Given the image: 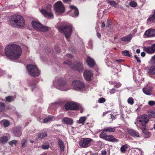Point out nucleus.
<instances>
[{"mask_svg": "<svg viewBox=\"0 0 155 155\" xmlns=\"http://www.w3.org/2000/svg\"><path fill=\"white\" fill-rule=\"evenodd\" d=\"M5 54L8 58L14 60L18 58L21 53L20 47L15 44L8 45L5 48Z\"/></svg>", "mask_w": 155, "mask_h": 155, "instance_id": "1", "label": "nucleus"}, {"mask_svg": "<svg viewBox=\"0 0 155 155\" xmlns=\"http://www.w3.org/2000/svg\"><path fill=\"white\" fill-rule=\"evenodd\" d=\"M150 118L147 114H144L140 116L137 119V122L139 127L140 128L145 134L144 137L147 138L150 135V133L146 130V125L148 122Z\"/></svg>", "mask_w": 155, "mask_h": 155, "instance_id": "2", "label": "nucleus"}, {"mask_svg": "<svg viewBox=\"0 0 155 155\" xmlns=\"http://www.w3.org/2000/svg\"><path fill=\"white\" fill-rule=\"evenodd\" d=\"M10 24L14 27L22 28L25 25V20L21 15H16L11 19Z\"/></svg>", "mask_w": 155, "mask_h": 155, "instance_id": "3", "label": "nucleus"}, {"mask_svg": "<svg viewBox=\"0 0 155 155\" xmlns=\"http://www.w3.org/2000/svg\"><path fill=\"white\" fill-rule=\"evenodd\" d=\"M58 30L64 34L66 39L70 38L72 32V26L70 24L62 25L58 27Z\"/></svg>", "mask_w": 155, "mask_h": 155, "instance_id": "4", "label": "nucleus"}, {"mask_svg": "<svg viewBox=\"0 0 155 155\" xmlns=\"http://www.w3.org/2000/svg\"><path fill=\"white\" fill-rule=\"evenodd\" d=\"M31 24L34 29L39 31L46 32L50 28L49 27L43 25L40 22L34 20L32 21Z\"/></svg>", "mask_w": 155, "mask_h": 155, "instance_id": "5", "label": "nucleus"}, {"mask_svg": "<svg viewBox=\"0 0 155 155\" xmlns=\"http://www.w3.org/2000/svg\"><path fill=\"white\" fill-rule=\"evenodd\" d=\"M27 68L29 74L31 77H37L40 74V71L35 66L28 64Z\"/></svg>", "mask_w": 155, "mask_h": 155, "instance_id": "6", "label": "nucleus"}, {"mask_svg": "<svg viewBox=\"0 0 155 155\" xmlns=\"http://www.w3.org/2000/svg\"><path fill=\"white\" fill-rule=\"evenodd\" d=\"M54 8L56 13L59 15L63 13L65 10L63 3L61 1L56 2L54 5Z\"/></svg>", "mask_w": 155, "mask_h": 155, "instance_id": "7", "label": "nucleus"}, {"mask_svg": "<svg viewBox=\"0 0 155 155\" xmlns=\"http://www.w3.org/2000/svg\"><path fill=\"white\" fill-rule=\"evenodd\" d=\"M92 140L91 138H82L79 142V145L82 147H87L90 146L91 142Z\"/></svg>", "mask_w": 155, "mask_h": 155, "instance_id": "8", "label": "nucleus"}, {"mask_svg": "<svg viewBox=\"0 0 155 155\" xmlns=\"http://www.w3.org/2000/svg\"><path fill=\"white\" fill-rule=\"evenodd\" d=\"M66 110H76L78 109L79 107L77 104L73 102H68L64 106Z\"/></svg>", "mask_w": 155, "mask_h": 155, "instance_id": "9", "label": "nucleus"}, {"mask_svg": "<svg viewBox=\"0 0 155 155\" xmlns=\"http://www.w3.org/2000/svg\"><path fill=\"white\" fill-rule=\"evenodd\" d=\"M74 88L76 90H79L84 88V84L79 80H75L72 82Z\"/></svg>", "mask_w": 155, "mask_h": 155, "instance_id": "10", "label": "nucleus"}, {"mask_svg": "<svg viewBox=\"0 0 155 155\" xmlns=\"http://www.w3.org/2000/svg\"><path fill=\"white\" fill-rule=\"evenodd\" d=\"M144 35L147 37L155 36V30L151 28L148 29L145 32Z\"/></svg>", "mask_w": 155, "mask_h": 155, "instance_id": "11", "label": "nucleus"}, {"mask_svg": "<svg viewBox=\"0 0 155 155\" xmlns=\"http://www.w3.org/2000/svg\"><path fill=\"white\" fill-rule=\"evenodd\" d=\"M71 67L72 69L77 70L80 73L82 72L83 69L82 63L80 62L78 63L76 66H74L73 67Z\"/></svg>", "mask_w": 155, "mask_h": 155, "instance_id": "12", "label": "nucleus"}, {"mask_svg": "<svg viewBox=\"0 0 155 155\" xmlns=\"http://www.w3.org/2000/svg\"><path fill=\"white\" fill-rule=\"evenodd\" d=\"M84 78L87 81H90L93 76V73L90 71L85 70L84 74Z\"/></svg>", "mask_w": 155, "mask_h": 155, "instance_id": "13", "label": "nucleus"}, {"mask_svg": "<svg viewBox=\"0 0 155 155\" xmlns=\"http://www.w3.org/2000/svg\"><path fill=\"white\" fill-rule=\"evenodd\" d=\"M146 69L149 75H155V66H148Z\"/></svg>", "mask_w": 155, "mask_h": 155, "instance_id": "14", "label": "nucleus"}, {"mask_svg": "<svg viewBox=\"0 0 155 155\" xmlns=\"http://www.w3.org/2000/svg\"><path fill=\"white\" fill-rule=\"evenodd\" d=\"M144 50L149 53H153L155 51V44H153L151 46L144 48Z\"/></svg>", "mask_w": 155, "mask_h": 155, "instance_id": "15", "label": "nucleus"}, {"mask_svg": "<svg viewBox=\"0 0 155 155\" xmlns=\"http://www.w3.org/2000/svg\"><path fill=\"white\" fill-rule=\"evenodd\" d=\"M128 132L131 136L135 137H140L139 134L135 130L133 129H128Z\"/></svg>", "mask_w": 155, "mask_h": 155, "instance_id": "16", "label": "nucleus"}, {"mask_svg": "<svg viewBox=\"0 0 155 155\" xmlns=\"http://www.w3.org/2000/svg\"><path fill=\"white\" fill-rule=\"evenodd\" d=\"M62 121L66 124L69 125H72L73 123V120L72 119L67 117L63 118L62 119Z\"/></svg>", "mask_w": 155, "mask_h": 155, "instance_id": "17", "label": "nucleus"}, {"mask_svg": "<svg viewBox=\"0 0 155 155\" xmlns=\"http://www.w3.org/2000/svg\"><path fill=\"white\" fill-rule=\"evenodd\" d=\"M86 61L88 65L91 67L93 66L95 64L94 59L90 57H88Z\"/></svg>", "mask_w": 155, "mask_h": 155, "instance_id": "18", "label": "nucleus"}, {"mask_svg": "<svg viewBox=\"0 0 155 155\" xmlns=\"http://www.w3.org/2000/svg\"><path fill=\"white\" fill-rule=\"evenodd\" d=\"M106 140L111 142H117L118 140L115 139L114 137L112 135H107L105 140Z\"/></svg>", "mask_w": 155, "mask_h": 155, "instance_id": "19", "label": "nucleus"}, {"mask_svg": "<svg viewBox=\"0 0 155 155\" xmlns=\"http://www.w3.org/2000/svg\"><path fill=\"white\" fill-rule=\"evenodd\" d=\"M143 91L145 94L147 95H150L151 94V92L152 91L151 88L149 87L143 88Z\"/></svg>", "mask_w": 155, "mask_h": 155, "instance_id": "20", "label": "nucleus"}, {"mask_svg": "<svg viewBox=\"0 0 155 155\" xmlns=\"http://www.w3.org/2000/svg\"><path fill=\"white\" fill-rule=\"evenodd\" d=\"M132 38V35L131 34H129L128 35L121 38V40L124 41L129 42L131 40Z\"/></svg>", "mask_w": 155, "mask_h": 155, "instance_id": "21", "label": "nucleus"}, {"mask_svg": "<svg viewBox=\"0 0 155 155\" xmlns=\"http://www.w3.org/2000/svg\"><path fill=\"white\" fill-rule=\"evenodd\" d=\"M8 140V137L6 136H2L0 137V142L2 143H6Z\"/></svg>", "mask_w": 155, "mask_h": 155, "instance_id": "22", "label": "nucleus"}, {"mask_svg": "<svg viewBox=\"0 0 155 155\" xmlns=\"http://www.w3.org/2000/svg\"><path fill=\"white\" fill-rule=\"evenodd\" d=\"M58 144L60 147L61 151H63L64 148V143L62 140L60 139H58Z\"/></svg>", "mask_w": 155, "mask_h": 155, "instance_id": "23", "label": "nucleus"}, {"mask_svg": "<svg viewBox=\"0 0 155 155\" xmlns=\"http://www.w3.org/2000/svg\"><path fill=\"white\" fill-rule=\"evenodd\" d=\"M115 129V127H106L104 129V131L107 132H114Z\"/></svg>", "mask_w": 155, "mask_h": 155, "instance_id": "24", "label": "nucleus"}, {"mask_svg": "<svg viewBox=\"0 0 155 155\" xmlns=\"http://www.w3.org/2000/svg\"><path fill=\"white\" fill-rule=\"evenodd\" d=\"M106 132L105 131H104V130L102 131L101 134L100 135V138L103 139L104 140H106V137L107 135H106V134L105 132Z\"/></svg>", "mask_w": 155, "mask_h": 155, "instance_id": "25", "label": "nucleus"}, {"mask_svg": "<svg viewBox=\"0 0 155 155\" xmlns=\"http://www.w3.org/2000/svg\"><path fill=\"white\" fill-rule=\"evenodd\" d=\"M147 21H151L152 22H155V10H154L153 14L151 17L147 19Z\"/></svg>", "mask_w": 155, "mask_h": 155, "instance_id": "26", "label": "nucleus"}, {"mask_svg": "<svg viewBox=\"0 0 155 155\" xmlns=\"http://www.w3.org/2000/svg\"><path fill=\"white\" fill-rule=\"evenodd\" d=\"M86 120V117H82L80 118L79 120L78 121V123L79 124H84V123Z\"/></svg>", "mask_w": 155, "mask_h": 155, "instance_id": "27", "label": "nucleus"}, {"mask_svg": "<svg viewBox=\"0 0 155 155\" xmlns=\"http://www.w3.org/2000/svg\"><path fill=\"white\" fill-rule=\"evenodd\" d=\"M128 148V145L125 144L122 146L120 149V151L121 152L123 153Z\"/></svg>", "mask_w": 155, "mask_h": 155, "instance_id": "28", "label": "nucleus"}, {"mask_svg": "<svg viewBox=\"0 0 155 155\" xmlns=\"http://www.w3.org/2000/svg\"><path fill=\"white\" fill-rule=\"evenodd\" d=\"M53 118L54 117L53 116H48L44 119L43 121V122L44 123H47L49 121H51V120H52L53 119Z\"/></svg>", "mask_w": 155, "mask_h": 155, "instance_id": "29", "label": "nucleus"}, {"mask_svg": "<svg viewBox=\"0 0 155 155\" xmlns=\"http://www.w3.org/2000/svg\"><path fill=\"white\" fill-rule=\"evenodd\" d=\"M5 108V104L3 102H0V112H2Z\"/></svg>", "mask_w": 155, "mask_h": 155, "instance_id": "30", "label": "nucleus"}, {"mask_svg": "<svg viewBox=\"0 0 155 155\" xmlns=\"http://www.w3.org/2000/svg\"><path fill=\"white\" fill-rule=\"evenodd\" d=\"M15 98L12 96H8L6 97L5 98L6 100L9 102H11L13 101L14 100Z\"/></svg>", "mask_w": 155, "mask_h": 155, "instance_id": "31", "label": "nucleus"}, {"mask_svg": "<svg viewBox=\"0 0 155 155\" xmlns=\"http://www.w3.org/2000/svg\"><path fill=\"white\" fill-rule=\"evenodd\" d=\"M148 114L149 116H148L150 118V117L155 118V113L154 112L152 111H148Z\"/></svg>", "mask_w": 155, "mask_h": 155, "instance_id": "32", "label": "nucleus"}, {"mask_svg": "<svg viewBox=\"0 0 155 155\" xmlns=\"http://www.w3.org/2000/svg\"><path fill=\"white\" fill-rule=\"evenodd\" d=\"M47 135L46 133H39L38 134V137L41 139H42L44 137L47 136Z\"/></svg>", "mask_w": 155, "mask_h": 155, "instance_id": "33", "label": "nucleus"}, {"mask_svg": "<svg viewBox=\"0 0 155 155\" xmlns=\"http://www.w3.org/2000/svg\"><path fill=\"white\" fill-rule=\"evenodd\" d=\"M122 54L124 56L130 57L131 55L129 54V52L128 51L125 50L122 52Z\"/></svg>", "mask_w": 155, "mask_h": 155, "instance_id": "34", "label": "nucleus"}, {"mask_svg": "<svg viewBox=\"0 0 155 155\" xmlns=\"http://www.w3.org/2000/svg\"><path fill=\"white\" fill-rule=\"evenodd\" d=\"M40 12L45 17L48 13L45 9H41L40 10Z\"/></svg>", "mask_w": 155, "mask_h": 155, "instance_id": "35", "label": "nucleus"}, {"mask_svg": "<svg viewBox=\"0 0 155 155\" xmlns=\"http://www.w3.org/2000/svg\"><path fill=\"white\" fill-rule=\"evenodd\" d=\"M107 2L109 3L111 5L114 6H115L117 4L114 1H107Z\"/></svg>", "mask_w": 155, "mask_h": 155, "instance_id": "36", "label": "nucleus"}, {"mask_svg": "<svg viewBox=\"0 0 155 155\" xmlns=\"http://www.w3.org/2000/svg\"><path fill=\"white\" fill-rule=\"evenodd\" d=\"M53 14L52 12H48L46 17H48V18H53Z\"/></svg>", "mask_w": 155, "mask_h": 155, "instance_id": "37", "label": "nucleus"}, {"mask_svg": "<svg viewBox=\"0 0 155 155\" xmlns=\"http://www.w3.org/2000/svg\"><path fill=\"white\" fill-rule=\"evenodd\" d=\"M74 15L73 16V17H77L79 14L78 10V8L76 9L74 11Z\"/></svg>", "mask_w": 155, "mask_h": 155, "instance_id": "38", "label": "nucleus"}, {"mask_svg": "<svg viewBox=\"0 0 155 155\" xmlns=\"http://www.w3.org/2000/svg\"><path fill=\"white\" fill-rule=\"evenodd\" d=\"M127 102L129 104L132 105L134 103V100L132 97H129L128 99Z\"/></svg>", "mask_w": 155, "mask_h": 155, "instance_id": "39", "label": "nucleus"}, {"mask_svg": "<svg viewBox=\"0 0 155 155\" xmlns=\"http://www.w3.org/2000/svg\"><path fill=\"white\" fill-rule=\"evenodd\" d=\"M3 124L5 127H8L10 125L9 122L8 120H5L4 121Z\"/></svg>", "mask_w": 155, "mask_h": 155, "instance_id": "40", "label": "nucleus"}, {"mask_svg": "<svg viewBox=\"0 0 155 155\" xmlns=\"http://www.w3.org/2000/svg\"><path fill=\"white\" fill-rule=\"evenodd\" d=\"M17 142V141L16 140H14L11 141L9 142V144L11 146H12L13 144L15 145Z\"/></svg>", "mask_w": 155, "mask_h": 155, "instance_id": "41", "label": "nucleus"}, {"mask_svg": "<svg viewBox=\"0 0 155 155\" xmlns=\"http://www.w3.org/2000/svg\"><path fill=\"white\" fill-rule=\"evenodd\" d=\"M130 5L132 7H134L137 6V3L135 2H131L130 3Z\"/></svg>", "mask_w": 155, "mask_h": 155, "instance_id": "42", "label": "nucleus"}, {"mask_svg": "<svg viewBox=\"0 0 155 155\" xmlns=\"http://www.w3.org/2000/svg\"><path fill=\"white\" fill-rule=\"evenodd\" d=\"M105 101V99L103 97H101L99 99L98 102L100 103H102Z\"/></svg>", "mask_w": 155, "mask_h": 155, "instance_id": "43", "label": "nucleus"}, {"mask_svg": "<svg viewBox=\"0 0 155 155\" xmlns=\"http://www.w3.org/2000/svg\"><path fill=\"white\" fill-rule=\"evenodd\" d=\"M26 142L27 140L24 139H23L21 141L22 146V147H24L25 144L26 143Z\"/></svg>", "mask_w": 155, "mask_h": 155, "instance_id": "44", "label": "nucleus"}, {"mask_svg": "<svg viewBox=\"0 0 155 155\" xmlns=\"http://www.w3.org/2000/svg\"><path fill=\"white\" fill-rule=\"evenodd\" d=\"M61 80L62 81V83L59 82V85H60V86H63L65 84V83H66L65 81L63 80L62 79H61Z\"/></svg>", "mask_w": 155, "mask_h": 155, "instance_id": "45", "label": "nucleus"}, {"mask_svg": "<svg viewBox=\"0 0 155 155\" xmlns=\"http://www.w3.org/2000/svg\"><path fill=\"white\" fill-rule=\"evenodd\" d=\"M49 146L45 145H44L41 146L42 148L43 149H48L49 148Z\"/></svg>", "mask_w": 155, "mask_h": 155, "instance_id": "46", "label": "nucleus"}, {"mask_svg": "<svg viewBox=\"0 0 155 155\" xmlns=\"http://www.w3.org/2000/svg\"><path fill=\"white\" fill-rule=\"evenodd\" d=\"M148 104L150 106H153L155 104V102L153 101H150L148 102Z\"/></svg>", "mask_w": 155, "mask_h": 155, "instance_id": "47", "label": "nucleus"}, {"mask_svg": "<svg viewBox=\"0 0 155 155\" xmlns=\"http://www.w3.org/2000/svg\"><path fill=\"white\" fill-rule=\"evenodd\" d=\"M134 57L136 59L137 61L138 62L140 63L141 62V60L137 57V55H135Z\"/></svg>", "mask_w": 155, "mask_h": 155, "instance_id": "48", "label": "nucleus"}, {"mask_svg": "<svg viewBox=\"0 0 155 155\" xmlns=\"http://www.w3.org/2000/svg\"><path fill=\"white\" fill-rule=\"evenodd\" d=\"M107 25L109 28H110L111 25L110 21L107 20Z\"/></svg>", "mask_w": 155, "mask_h": 155, "instance_id": "49", "label": "nucleus"}, {"mask_svg": "<svg viewBox=\"0 0 155 155\" xmlns=\"http://www.w3.org/2000/svg\"><path fill=\"white\" fill-rule=\"evenodd\" d=\"M70 8L74 10H75L77 8L75 6L73 5H71L70 6Z\"/></svg>", "mask_w": 155, "mask_h": 155, "instance_id": "50", "label": "nucleus"}, {"mask_svg": "<svg viewBox=\"0 0 155 155\" xmlns=\"http://www.w3.org/2000/svg\"><path fill=\"white\" fill-rule=\"evenodd\" d=\"M115 92V91L114 89H112L110 91V94H112L114 93Z\"/></svg>", "mask_w": 155, "mask_h": 155, "instance_id": "51", "label": "nucleus"}, {"mask_svg": "<svg viewBox=\"0 0 155 155\" xmlns=\"http://www.w3.org/2000/svg\"><path fill=\"white\" fill-rule=\"evenodd\" d=\"M63 64H68L69 65H71V63L69 61L68 62H67V61H64V62Z\"/></svg>", "mask_w": 155, "mask_h": 155, "instance_id": "52", "label": "nucleus"}, {"mask_svg": "<svg viewBox=\"0 0 155 155\" xmlns=\"http://www.w3.org/2000/svg\"><path fill=\"white\" fill-rule=\"evenodd\" d=\"M106 152L105 150H102L101 151V154L102 155H104L106 154Z\"/></svg>", "mask_w": 155, "mask_h": 155, "instance_id": "53", "label": "nucleus"}, {"mask_svg": "<svg viewBox=\"0 0 155 155\" xmlns=\"http://www.w3.org/2000/svg\"><path fill=\"white\" fill-rule=\"evenodd\" d=\"M151 61L153 62H155V55L152 57L151 58Z\"/></svg>", "mask_w": 155, "mask_h": 155, "instance_id": "54", "label": "nucleus"}, {"mask_svg": "<svg viewBox=\"0 0 155 155\" xmlns=\"http://www.w3.org/2000/svg\"><path fill=\"white\" fill-rule=\"evenodd\" d=\"M141 56L144 57L145 55V54L144 52H142L141 53Z\"/></svg>", "mask_w": 155, "mask_h": 155, "instance_id": "55", "label": "nucleus"}, {"mask_svg": "<svg viewBox=\"0 0 155 155\" xmlns=\"http://www.w3.org/2000/svg\"><path fill=\"white\" fill-rule=\"evenodd\" d=\"M66 56L67 57H69L70 58H72V56L70 54H68Z\"/></svg>", "mask_w": 155, "mask_h": 155, "instance_id": "56", "label": "nucleus"}, {"mask_svg": "<svg viewBox=\"0 0 155 155\" xmlns=\"http://www.w3.org/2000/svg\"><path fill=\"white\" fill-rule=\"evenodd\" d=\"M105 26V24L104 23V22H102L101 23V27L102 28H104Z\"/></svg>", "mask_w": 155, "mask_h": 155, "instance_id": "57", "label": "nucleus"}, {"mask_svg": "<svg viewBox=\"0 0 155 155\" xmlns=\"http://www.w3.org/2000/svg\"><path fill=\"white\" fill-rule=\"evenodd\" d=\"M72 0H63L64 2H71Z\"/></svg>", "mask_w": 155, "mask_h": 155, "instance_id": "58", "label": "nucleus"}, {"mask_svg": "<svg viewBox=\"0 0 155 155\" xmlns=\"http://www.w3.org/2000/svg\"><path fill=\"white\" fill-rule=\"evenodd\" d=\"M97 34L98 37L100 38L101 37V35L99 33L97 32Z\"/></svg>", "mask_w": 155, "mask_h": 155, "instance_id": "59", "label": "nucleus"}, {"mask_svg": "<svg viewBox=\"0 0 155 155\" xmlns=\"http://www.w3.org/2000/svg\"><path fill=\"white\" fill-rule=\"evenodd\" d=\"M140 50L139 49H138L136 50V52L137 54H139L140 53Z\"/></svg>", "mask_w": 155, "mask_h": 155, "instance_id": "60", "label": "nucleus"}, {"mask_svg": "<svg viewBox=\"0 0 155 155\" xmlns=\"http://www.w3.org/2000/svg\"><path fill=\"white\" fill-rule=\"evenodd\" d=\"M116 61H118L119 62H121L122 61H123V60H122V59L117 60H116Z\"/></svg>", "mask_w": 155, "mask_h": 155, "instance_id": "61", "label": "nucleus"}, {"mask_svg": "<svg viewBox=\"0 0 155 155\" xmlns=\"http://www.w3.org/2000/svg\"><path fill=\"white\" fill-rule=\"evenodd\" d=\"M21 135V133H20V132H19V133H18V134L16 136H20Z\"/></svg>", "mask_w": 155, "mask_h": 155, "instance_id": "62", "label": "nucleus"}, {"mask_svg": "<svg viewBox=\"0 0 155 155\" xmlns=\"http://www.w3.org/2000/svg\"><path fill=\"white\" fill-rule=\"evenodd\" d=\"M110 116L111 117H114V118H115V117H114V115L112 114H110Z\"/></svg>", "mask_w": 155, "mask_h": 155, "instance_id": "63", "label": "nucleus"}, {"mask_svg": "<svg viewBox=\"0 0 155 155\" xmlns=\"http://www.w3.org/2000/svg\"><path fill=\"white\" fill-rule=\"evenodd\" d=\"M106 114V113H105V112H104L103 113V116H104L105 115V114Z\"/></svg>", "mask_w": 155, "mask_h": 155, "instance_id": "64", "label": "nucleus"}]
</instances>
